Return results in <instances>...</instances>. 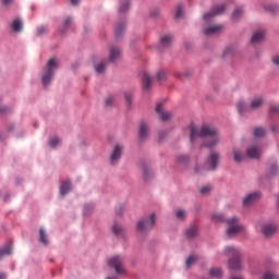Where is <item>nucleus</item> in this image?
Instances as JSON below:
<instances>
[{
	"mask_svg": "<svg viewBox=\"0 0 279 279\" xmlns=\"http://www.w3.org/2000/svg\"><path fill=\"white\" fill-rule=\"evenodd\" d=\"M197 138H205L203 147H216L219 145V131L210 124H203L199 129L191 126V143H195Z\"/></svg>",
	"mask_w": 279,
	"mask_h": 279,
	"instance_id": "nucleus-1",
	"label": "nucleus"
},
{
	"mask_svg": "<svg viewBox=\"0 0 279 279\" xmlns=\"http://www.w3.org/2000/svg\"><path fill=\"white\" fill-rule=\"evenodd\" d=\"M223 254L232 256L228 262V267L231 271H243V262L241 259V250L234 246L225 247Z\"/></svg>",
	"mask_w": 279,
	"mask_h": 279,
	"instance_id": "nucleus-2",
	"label": "nucleus"
},
{
	"mask_svg": "<svg viewBox=\"0 0 279 279\" xmlns=\"http://www.w3.org/2000/svg\"><path fill=\"white\" fill-rule=\"evenodd\" d=\"M232 154H233L234 162L240 165V162H245L247 158H251V159L260 158V148L257 146L248 147L246 150V155L240 148H233Z\"/></svg>",
	"mask_w": 279,
	"mask_h": 279,
	"instance_id": "nucleus-3",
	"label": "nucleus"
},
{
	"mask_svg": "<svg viewBox=\"0 0 279 279\" xmlns=\"http://www.w3.org/2000/svg\"><path fill=\"white\" fill-rule=\"evenodd\" d=\"M219 158H220L219 153L217 151L210 153V155L207 158V162L205 167L196 166L195 173H197L198 175H204L206 171H215L219 165Z\"/></svg>",
	"mask_w": 279,
	"mask_h": 279,
	"instance_id": "nucleus-4",
	"label": "nucleus"
},
{
	"mask_svg": "<svg viewBox=\"0 0 279 279\" xmlns=\"http://www.w3.org/2000/svg\"><path fill=\"white\" fill-rule=\"evenodd\" d=\"M59 61L57 58H52L48 61L46 68L44 69V74L41 76V82L44 86H49L53 80L56 70L58 69Z\"/></svg>",
	"mask_w": 279,
	"mask_h": 279,
	"instance_id": "nucleus-5",
	"label": "nucleus"
},
{
	"mask_svg": "<svg viewBox=\"0 0 279 279\" xmlns=\"http://www.w3.org/2000/svg\"><path fill=\"white\" fill-rule=\"evenodd\" d=\"M226 225L228 226L226 232L227 236H236V234H241V232L245 231V227L239 223L238 217L228 218Z\"/></svg>",
	"mask_w": 279,
	"mask_h": 279,
	"instance_id": "nucleus-6",
	"label": "nucleus"
},
{
	"mask_svg": "<svg viewBox=\"0 0 279 279\" xmlns=\"http://www.w3.org/2000/svg\"><path fill=\"white\" fill-rule=\"evenodd\" d=\"M123 263H124V259H123V257L121 255L112 256L108 260L109 267L114 269V271H116V274H118V276H125V274H128Z\"/></svg>",
	"mask_w": 279,
	"mask_h": 279,
	"instance_id": "nucleus-7",
	"label": "nucleus"
},
{
	"mask_svg": "<svg viewBox=\"0 0 279 279\" xmlns=\"http://www.w3.org/2000/svg\"><path fill=\"white\" fill-rule=\"evenodd\" d=\"M156 223V214H150L149 217L137 222V232H147L154 228Z\"/></svg>",
	"mask_w": 279,
	"mask_h": 279,
	"instance_id": "nucleus-8",
	"label": "nucleus"
},
{
	"mask_svg": "<svg viewBox=\"0 0 279 279\" xmlns=\"http://www.w3.org/2000/svg\"><path fill=\"white\" fill-rule=\"evenodd\" d=\"M226 12V5L218 4L211 9L208 13L204 15V21H210V19H215V16H219V14H223Z\"/></svg>",
	"mask_w": 279,
	"mask_h": 279,
	"instance_id": "nucleus-9",
	"label": "nucleus"
},
{
	"mask_svg": "<svg viewBox=\"0 0 279 279\" xmlns=\"http://www.w3.org/2000/svg\"><path fill=\"white\" fill-rule=\"evenodd\" d=\"M257 230H260L264 236L269 238V236H272V234H276L277 228H276V225L264 223V225H258Z\"/></svg>",
	"mask_w": 279,
	"mask_h": 279,
	"instance_id": "nucleus-10",
	"label": "nucleus"
},
{
	"mask_svg": "<svg viewBox=\"0 0 279 279\" xmlns=\"http://www.w3.org/2000/svg\"><path fill=\"white\" fill-rule=\"evenodd\" d=\"M121 154H123V146L116 145L110 157L111 165H117V162H119Z\"/></svg>",
	"mask_w": 279,
	"mask_h": 279,
	"instance_id": "nucleus-11",
	"label": "nucleus"
},
{
	"mask_svg": "<svg viewBox=\"0 0 279 279\" xmlns=\"http://www.w3.org/2000/svg\"><path fill=\"white\" fill-rule=\"evenodd\" d=\"M260 198L259 192H253L248 195H246L243 199V206H252L256 199Z\"/></svg>",
	"mask_w": 279,
	"mask_h": 279,
	"instance_id": "nucleus-12",
	"label": "nucleus"
},
{
	"mask_svg": "<svg viewBox=\"0 0 279 279\" xmlns=\"http://www.w3.org/2000/svg\"><path fill=\"white\" fill-rule=\"evenodd\" d=\"M156 112L160 117L161 121H169L172 117L169 111H165L161 104L157 105Z\"/></svg>",
	"mask_w": 279,
	"mask_h": 279,
	"instance_id": "nucleus-13",
	"label": "nucleus"
},
{
	"mask_svg": "<svg viewBox=\"0 0 279 279\" xmlns=\"http://www.w3.org/2000/svg\"><path fill=\"white\" fill-rule=\"evenodd\" d=\"M138 134H140V140L141 141H146L148 138V136H149V126L147 125V123L142 122L140 124Z\"/></svg>",
	"mask_w": 279,
	"mask_h": 279,
	"instance_id": "nucleus-14",
	"label": "nucleus"
},
{
	"mask_svg": "<svg viewBox=\"0 0 279 279\" xmlns=\"http://www.w3.org/2000/svg\"><path fill=\"white\" fill-rule=\"evenodd\" d=\"M223 29V26L216 25V26H209L204 29L205 36H215L216 34H219Z\"/></svg>",
	"mask_w": 279,
	"mask_h": 279,
	"instance_id": "nucleus-15",
	"label": "nucleus"
},
{
	"mask_svg": "<svg viewBox=\"0 0 279 279\" xmlns=\"http://www.w3.org/2000/svg\"><path fill=\"white\" fill-rule=\"evenodd\" d=\"M121 58V49L117 47L110 48V56L108 62H117Z\"/></svg>",
	"mask_w": 279,
	"mask_h": 279,
	"instance_id": "nucleus-16",
	"label": "nucleus"
},
{
	"mask_svg": "<svg viewBox=\"0 0 279 279\" xmlns=\"http://www.w3.org/2000/svg\"><path fill=\"white\" fill-rule=\"evenodd\" d=\"M108 64H110V61L108 60L100 61L98 64L95 65V72L98 73V75H102V73H106Z\"/></svg>",
	"mask_w": 279,
	"mask_h": 279,
	"instance_id": "nucleus-17",
	"label": "nucleus"
},
{
	"mask_svg": "<svg viewBox=\"0 0 279 279\" xmlns=\"http://www.w3.org/2000/svg\"><path fill=\"white\" fill-rule=\"evenodd\" d=\"M151 82H154V78L147 73H144L143 78H142V84L144 90H149L151 88Z\"/></svg>",
	"mask_w": 279,
	"mask_h": 279,
	"instance_id": "nucleus-18",
	"label": "nucleus"
},
{
	"mask_svg": "<svg viewBox=\"0 0 279 279\" xmlns=\"http://www.w3.org/2000/svg\"><path fill=\"white\" fill-rule=\"evenodd\" d=\"M263 38H265V31H257L253 34L251 43H253V45L263 43Z\"/></svg>",
	"mask_w": 279,
	"mask_h": 279,
	"instance_id": "nucleus-19",
	"label": "nucleus"
},
{
	"mask_svg": "<svg viewBox=\"0 0 279 279\" xmlns=\"http://www.w3.org/2000/svg\"><path fill=\"white\" fill-rule=\"evenodd\" d=\"M264 104H265V98H263V97L254 98L250 105L251 110H258V108H263Z\"/></svg>",
	"mask_w": 279,
	"mask_h": 279,
	"instance_id": "nucleus-20",
	"label": "nucleus"
},
{
	"mask_svg": "<svg viewBox=\"0 0 279 279\" xmlns=\"http://www.w3.org/2000/svg\"><path fill=\"white\" fill-rule=\"evenodd\" d=\"M197 234H199L197 226L190 227L185 232L186 239H196Z\"/></svg>",
	"mask_w": 279,
	"mask_h": 279,
	"instance_id": "nucleus-21",
	"label": "nucleus"
},
{
	"mask_svg": "<svg viewBox=\"0 0 279 279\" xmlns=\"http://www.w3.org/2000/svg\"><path fill=\"white\" fill-rule=\"evenodd\" d=\"M123 32H125V22H120L116 26V37L121 38V36H123Z\"/></svg>",
	"mask_w": 279,
	"mask_h": 279,
	"instance_id": "nucleus-22",
	"label": "nucleus"
},
{
	"mask_svg": "<svg viewBox=\"0 0 279 279\" xmlns=\"http://www.w3.org/2000/svg\"><path fill=\"white\" fill-rule=\"evenodd\" d=\"M173 41V37L171 35H166L160 39V47H170Z\"/></svg>",
	"mask_w": 279,
	"mask_h": 279,
	"instance_id": "nucleus-23",
	"label": "nucleus"
},
{
	"mask_svg": "<svg viewBox=\"0 0 279 279\" xmlns=\"http://www.w3.org/2000/svg\"><path fill=\"white\" fill-rule=\"evenodd\" d=\"M209 275L211 276V278L222 279L223 278V270H221V268H211L209 270Z\"/></svg>",
	"mask_w": 279,
	"mask_h": 279,
	"instance_id": "nucleus-24",
	"label": "nucleus"
},
{
	"mask_svg": "<svg viewBox=\"0 0 279 279\" xmlns=\"http://www.w3.org/2000/svg\"><path fill=\"white\" fill-rule=\"evenodd\" d=\"M238 110H239L240 114H243V112H247V111L252 110V108H251V105L247 106L245 104V101L241 100L238 102Z\"/></svg>",
	"mask_w": 279,
	"mask_h": 279,
	"instance_id": "nucleus-25",
	"label": "nucleus"
},
{
	"mask_svg": "<svg viewBox=\"0 0 279 279\" xmlns=\"http://www.w3.org/2000/svg\"><path fill=\"white\" fill-rule=\"evenodd\" d=\"M10 254H12V245L7 244L0 248V258H3V256H10Z\"/></svg>",
	"mask_w": 279,
	"mask_h": 279,
	"instance_id": "nucleus-26",
	"label": "nucleus"
},
{
	"mask_svg": "<svg viewBox=\"0 0 279 279\" xmlns=\"http://www.w3.org/2000/svg\"><path fill=\"white\" fill-rule=\"evenodd\" d=\"M211 219L215 221V223H226V221H228L223 214H213Z\"/></svg>",
	"mask_w": 279,
	"mask_h": 279,
	"instance_id": "nucleus-27",
	"label": "nucleus"
},
{
	"mask_svg": "<svg viewBox=\"0 0 279 279\" xmlns=\"http://www.w3.org/2000/svg\"><path fill=\"white\" fill-rule=\"evenodd\" d=\"M112 232L116 234V236H122L123 235V227L119 225L118 222L113 223L112 226Z\"/></svg>",
	"mask_w": 279,
	"mask_h": 279,
	"instance_id": "nucleus-28",
	"label": "nucleus"
},
{
	"mask_svg": "<svg viewBox=\"0 0 279 279\" xmlns=\"http://www.w3.org/2000/svg\"><path fill=\"white\" fill-rule=\"evenodd\" d=\"M142 167L144 172V180L147 182V180H149V178L153 175L151 169H149V166L145 163H142Z\"/></svg>",
	"mask_w": 279,
	"mask_h": 279,
	"instance_id": "nucleus-29",
	"label": "nucleus"
},
{
	"mask_svg": "<svg viewBox=\"0 0 279 279\" xmlns=\"http://www.w3.org/2000/svg\"><path fill=\"white\" fill-rule=\"evenodd\" d=\"M39 241L44 245H49V240L47 239V232H45V229H39Z\"/></svg>",
	"mask_w": 279,
	"mask_h": 279,
	"instance_id": "nucleus-30",
	"label": "nucleus"
},
{
	"mask_svg": "<svg viewBox=\"0 0 279 279\" xmlns=\"http://www.w3.org/2000/svg\"><path fill=\"white\" fill-rule=\"evenodd\" d=\"M69 191H71V183L69 181H65L61 184L60 194L66 195V193H69Z\"/></svg>",
	"mask_w": 279,
	"mask_h": 279,
	"instance_id": "nucleus-31",
	"label": "nucleus"
},
{
	"mask_svg": "<svg viewBox=\"0 0 279 279\" xmlns=\"http://www.w3.org/2000/svg\"><path fill=\"white\" fill-rule=\"evenodd\" d=\"M265 134H266L265 129L255 128V130H254V137L255 138H263V136H265Z\"/></svg>",
	"mask_w": 279,
	"mask_h": 279,
	"instance_id": "nucleus-32",
	"label": "nucleus"
},
{
	"mask_svg": "<svg viewBox=\"0 0 279 279\" xmlns=\"http://www.w3.org/2000/svg\"><path fill=\"white\" fill-rule=\"evenodd\" d=\"M62 141L60 140V137L58 136H54V137H51L49 140V145L52 147V148H56L58 147V145H61Z\"/></svg>",
	"mask_w": 279,
	"mask_h": 279,
	"instance_id": "nucleus-33",
	"label": "nucleus"
},
{
	"mask_svg": "<svg viewBox=\"0 0 279 279\" xmlns=\"http://www.w3.org/2000/svg\"><path fill=\"white\" fill-rule=\"evenodd\" d=\"M184 16V8L182 5L177 7L174 19L178 21Z\"/></svg>",
	"mask_w": 279,
	"mask_h": 279,
	"instance_id": "nucleus-34",
	"label": "nucleus"
},
{
	"mask_svg": "<svg viewBox=\"0 0 279 279\" xmlns=\"http://www.w3.org/2000/svg\"><path fill=\"white\" fill-rule=\"evenodd\" d=\"M12 28L14 32H21V29H23V23L21 22V20L13 21Z\"/></svg>",
	"mask_w": 279,
	"mask_h": 279,
	"instance_id": "nucleus-35",
	"label": "nucleus"
},
{
	"mask_svg": "<svg viewBox=\"0 0 279 279\" xmlns=\"http://www.w3.org/2000/svg\"><path fill=\"white\" fill-rule=\"evenodd\" d=\"M263 279H279L278 275L274 271H266L263 275Z\"/></svg>",
	"mask_w": 279,
	"mask_h": 279,
	"instance_id": "nucleus-36",
	"label": "nucleus"
},
{
	"mask_svg": "<svg viewBox=\"0 0 279 279\" xmlns=\"http://www.w3.org/2000/svg\"><path fill=\"white\" fill-rule=\"evenodd\" d=\"M72 23H73V19H71V17L65 19V22L61 28V34H64V32H66V28L71 27Z\"/></svg>",
	"mask_w": 279,
	"mask_h": 279,
	"instance_id": "nucleus-37",
	"label": "nucleus"
},
{
	"mask_svg": "<svg viewBox=\"0 0 279 279\" xmlns=\"http://www.w3.org/2000/svg\"><path fill=\"white\" fill-rule=\"evenodd\" d=\"M197 263V255H191L186 259V267H191L192 265H195Z\"/></svg>",
	"mask_w": 279,
	"mask_h": 279,
	"instance_id": "nucleus-38",
	"label": "nucleus"
},
{
	"mask_svg": "<svg viewBox=\"0 0 279 279\" xmlns=\"http://www.w3.org/2000/svg\"><path fill=\"white\" fill-rule=\"evenodd\" d=\"M156 78L158 80V82H165V80H167V72L162 70L157 72Z\"/></svg>",
	"mask_w": 279,
	"mask_h": 279,
	"instance_id": "nucleus-39",
	"label": "nucleus"
},
{
	"mask_svg": "<svg viewBox=\"0 0 279 279\" xmlns=\"http://www.w3.org/2000/svg\"><path fill=\"white\" fill-rule=\"evenodd\" d=\"M234 54V49L226 48L222 52V58H230Z\"/></svg>",
	"mask_w": 279,
	"mask_h": 279,
	"instance_id": "nucleus-40",
	"label": "nucleus"
},
{
	"mask_svg": "<svg viewBox=\"0 0 279 279\" xmlns=\"http://www.w3.org/2000/svg\"><path fill=\"white\" fill-rule=\"evenodd\" d=\"M233 19H240V16H243V9L242 8H236L233 12Z\"/></svg>",
	"mask_w": 279,
	"mask_h": 279,
	"instance_id": "nucleus-41",
	"label": "nucleus"
},
{
	"mask_svg": "<svg viewBox=\"0 0 279 279\" xmlns=\"http://www.w3.org/2000/svg\"><path fill=\"white\" fill-rule=\"evenodd\" d=\"M177 219H184L186 217V211L184 209H178L175 213Z\"/></svg>",
	"mask_w": 279,
	"mask_h": 279,
	"instance_id": "nucleus-42",
	"label": "nucleus"
},
{
	"mask_svg": "<svg viewBox=\"0 0 279 279\" xmlns=\"http://www.w3.org/2000/svg\"><path fill=\"white\" fill-rule=\"evenodd\" d=\"M47 32H49V28H47V26H40L37 28L38 36H43L44 34H47Z\"/></svg>",
	"mask_w": 279,
	"mask_h": 279,
	"instance_id": "nucleus-43",
	"label": "nucleus"
},
{
	"mask_svg": "<svg viewBox=\"0 0 279 279\" xmlns=\"http://www.w3.org/2000/svg\"><path fill=\"white\" fill-rule=\"evenodd\" d=\"M128 10H130V2H124L123 4H121L120 12H128Z\"/></svg>",
	"mask_w": 279,
	"mask_h": 279,
	"instance_id": "nucleus-44",
	"label": "nucleus"
},
{
	"mask_svg": "<svg viewBox=\"0 0 279 279\" xmlns=\"http://www.w3.org/2000/svg\"><path fill=\"white\" fill-rule=\"evenodd\" d=\"M124 98H125V101H126L128 106H132V94L131 93H125Z\"/></svg>",
	"mask_w": 279,
	"mask_h": 279,
	"instance_id": "nucleus-45",
	"label": "nucleus"
},
{
	"mask_svg": "<svg viewBox=\"0 0 279 279\" xmlns=\"http://www.w3.org/2000/svg\"><path fill=\"white\" fill-rule=\"evenodd\" d=\"M106 106L110 107L112 106V104H114V97L109 96L106 101H105Z\"/></svg>",
	"mask_w": 279,
	"mask_h": 279,
	"instance_id": "nucleus-46",
	"label": "nucleus"
},
{
	"mask_svg": "<svg viewBox=\"0 0 279 279\" xmlns=\"http://www.w3.org/2000/svg\"><path fill=\"white\" fill-rule=\"evenodd\" d=\"M269 112H271V114L279 112V106L278 105L270 106Z\"/></svg>",
	"mask_w": 279,
	"mask_h": 279,
	"instance_id": "nucleus-47",
	"label": "nucleus"
},
{
	"mask_svg": "<svg viewBox=\"0 0 279 279\" xmlns=\"http://www.w3.org/2000/svg\"><path fill=\"white\" fill-rule=\"evenodd\" d=\"M207 193H210V186L209 185H206V186L201 189V194L202 195H206Z\"/></svg>",
	"mask_w": 279,
	"mask_h": 279,
	"instance_id": "nucleus-48",
	"label": "nucleus"
},
{
	"mask_svg": "<svg viewBox=\"0 0 279 279\" xmlns=\"http://www.w3.org/2000/svg\"><path fill=\"white\" fill-rule=\"evenodd\" d=\"M277 171L278 168L276 167V165H272L269 170V175H276Z\"/></svg>",
	"mask_w": 279,
	"mask_h": 279,
	"instance_id": "nucleus-49",
	"label": "nucleus"
},
{
	"mask_svg": "<svg viewBox=\"0 0 279 279\" xmlns=\"http://www.w3.org/2000/svg\"><path fill=\"white\" fill-rule=\"evenodd\" d=\"M189 160V157L181 155L177 158V162H186Z\"/></svg>",
	"mask_w": 279,
	"mask_h": 279,
	"instance_id": "nucleus-50",
	"label": "nucleus"
},
{
	"mask_svg": "<svg viewBox=\"0 0 279 279\" xmlns=\"http://www.w3.org/2000/svg\"><path fill=\"white\" fill-rule=\"evenodd\" d=\"M272 63L279 69V54L272 57Z\"/></svg>",
	"mask_w": 279,
	"mask_h": 279,
	"instance_id": "nucleus-51",
	"label": "nucleus"
},
{
	"mask_svg": "<svg viewBox=\"0 0 279 279\" xmlns=\"http://www.w3.org/2000/svg\"><path fill=\"white\" fill-rule=\"evenodd\" d=\"M229 279H245V277H243V275H234V274H231Z\"/></svg>",
	"mask_w": 279,
	"mask_h": 279,
	"instance_id": "nucleus-52",
	"label": "nucleus"
},
{
	"mask_svg": "<svg viewBox=\"0 0 279 279\" xmlns=\"http://www.w3.org/2000/svg\"><path fill=\"white\" fill-rule=\"evenodd\" d=\"M8 112H10V108H8V107L0 108V116L1 114H8Z\"/></svg>",
	"mask_w": 279,
	"mask_h": 279,
	"instance_id": "nucleus-53",
	"label": "nucleus"
},
{
	"mask_svg": "<svg viewBox=\"0 0 279 279\" xmlns=\"http://www.w3.org/2000/svg\"><path fill=\"white\" fill-rule=\"evenodd\" d=\"M3 5H10L14 3V0H2Z\"/></svg>",
	"mask_w": 279,
	"mask_h": 279,
	"instance_id": "nucleus-54",
	"label": "nucleus"
},
{
	"mask_svg": "<svg viewBox=\"0 0 279 279\" xmlns=\"http://www.w3.org/2000/svg\"><path fill=\"white\" fill-rule=\"evenodd\" d=\"M72 5H77L80 3V0H71Z\"/></svg>",
	"mask_w": 279,
	"mask_h": 279,
	"instance_id": "nucleus-55",
	"label": "nucleus"
},
{
	"mask_svg": "<svg viewBox=\"0 0 279 279\" xmlns=\"http://www.w3.org/2000/svg\"><path fill=\"white\" fill-rule=\"evenodd\" d=\"M5 278H7L5 272H0V279H5Z\"/></svg>",
	"mask_w": 279,
	"mask_h": 279,
	"instance_id": "nucleus-56",
	"label": "nucleus"
}]
</instances>
